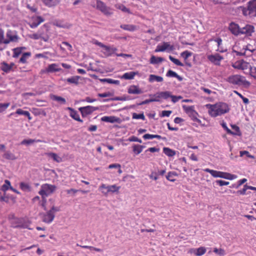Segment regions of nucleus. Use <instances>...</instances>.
I'll list each match as a JSON object with an SVG mask.
<instances>
[{
    "label": "nucleus",
    "instance_id": "f257e3e1",
    "mask_svg": "<svg viewBox=\"0 0 256 256\" xmlns=\"http://www.w3.org/2000/svg\"><path fill=\"white\" fill-rule=\"evenodd\" d=\"M205 107L208 110V114L213 118L224 114L230 110L228 106L223 102H218L215 104H208L205 105Z\"/></svg>",
    "mask_w": 256,
    "mask_h": 256
},
{
    "label": "nucleus",
    "instance_id": "f03ea898",
    "mask_svg": "<svg viewBox=\"0 0 256 256\" xmlns=\"http://www.w3.org/2000/svg\"><path fill=\"white\" fill-rule=\"evenodd\" d=\"M240 9L242 10L244 16L248 18L256 16V0H251L247 4L246 7L240 6Z\"/></svg>",
    "mask_w": 256,
    "mask_h": 256
},
{
    "label": "nucleus",
    "instance_id": "7ed1b4c3",
    "mask_svg": "<svg viewBox=\"0 0 256 256\" xmlns=\"http://www.w3.org/2000/svg\"><path fill=\"white\" fill-rule=\"evenodd\" d=\"M226 82L230 84L237 86H249L250 85V83L246 80L244 76L239 74L229 76L226 79Z\"/></svg>",
    "mask_w": 256,
    "mask_h": 256
},
{
    "label": "nucleus",
    "instance_id": "20e7f679",
    "mask_svg": "<svg viewBox=\"0 0 256 256\" xmlns=\"http://www.w3.org/2000/svg\"><path fill=\"white\" fill-rule=\"evenodd\" d=\"M56 190V186L54 185L49 184H44L42 186L41 190L39 192V194L42 196L43 200L42 202V206L45 209L46 200H44L45 197L52 194Z\"/></svg>",
    "mask_w": 256,
    "mask_h": 256
},
{
    "label": "nucleus",
    "instance_id": "39448f33",
    "mask_svg": "<svg viewBox=\"0 0 256 256\" xmlns=\"http://www.w3.org/2000/svg\"><path fill=\"white\" fill-rule=\"evenodd\" d=\"M182 108L185 112L190 118L192 120L200 124L202 123L201 120L198 118V114L194 110V106H187L183 105Z\"/></svg>",
    "mask_w": 256,
    "mask_h": 256
},
{
    "label": "nucleus",
    "instance_id": "423d86ee",
    "mask_svg": "<svg viewBox=\"0 0 256 256\" xmlns=\"http://www.w3.org/2000/svg\"><path fill=\"white\" fill-rule=\"evenodd\" d=\"M58 210V207L53 206L50 210L42 214V221L48 224L51 223L54 218L55 212Z\"/></svg>",
    "mask_w": 256,
    "mask_h": 256
},
{
    "label": "nucleus",
    "instance_id": "0eeeda50",
    "mask_svg": "<svg viewBox=\"0 0 256 256\" xmlns=\"http://www.w3.org/2000/svg\"><path fill=\"white\" fill-rule=\"evenodd\" d=\"M96 6L97 9L100 10L104 14L110 15L112 14L110 8L107 7L104 2L100 0H96Z\"/></svg>",
    "mask_w": 256,
    "mask_h": 256
},
{
    "label": "nucleus",
    "instance_id": "6e6552de",
    "mask_svg": "<svg viewBox=\"0 0 256 256\" xmlns=\"http://www.w3.org/2000/svg\"><path fill=\"white\" fill-rule=\"evenodd\" d=\"M232 66L236 69L246 70L250 68V65L248 62H247L244 60H239L234 63L232 64Z\"/></svg>",
    "mask_w": 256,
    "mask_h": 256
},
{
    "label": "nucleus",
    "instance_id": "1a4fd4ad",
    "mask_svg": "<svg viewBox=\"0 0 256 256\" xmlns=\"http://www.w3.org/2000/svg\"><path fill=\"white\" fill-rule=\"evenodd\" d=\"M98 109V108L91 106L80 107L78 108L82 116H86L88 114H90Z\"/></svg>",
    "mask_w": 256,
    "mask_h": 256
},
{
    "label": "nucleus",
    "instance_id": "9d476101",
    "mask_svg": "<svg viewBox=\"0 0 256 256\" xmlns=\"http://www.w3.org/2000/svg\"><path fill=\"white\" fill-rule=\"evenodd\" d=\"M208 59L212 63L216 66H220L223 57L219 54H210L208 56Z\"/></svg>",
    "mask_w": 256,
    "mask_h": 256
},
{
    "label": "nucleus",
    "instance_id": "9b49d317",
    "mask_svg": "<svg viewBox=\"0 0 256 256\" xmlns=\"http://www.w3.org/2000/svg\"><path fill=\"white\" fill-rule=\"evenodd\" d=\"M61 68L58 64L54 63L49 64L47 68H46L43 72L46 73H52L54 72H58L61 70Z\"/></svg>",
    "mask_w": 256,
    "mask_h": 256
},
{
    "label": "nucleus",
    "instance_id": "f8f14e48",
    "mask_svg": "<svg viewBox=\"0 0 256 256\" xmlns=\"http://www.w3.org/2000/svg\"><path fill=\"white\" fill-rule=\"evenodd\" d=\"M11 226L13 228H28L27 224L24 223L23 219L16 218L10 222Z\"/></svg>",
    "mask_w": 256,
    "mask_h": 256
},
{
    "label": "nucleus",
    "instance_id": "ddd939ff",
    "mask_svg": "<svg viewBox=\"0 0 256 256\" xmlns=\"http://www.w3.org/2000/svg\"><path fill=\"white\" fill-rule=\"evenodd\" d=\"M117 48L114 46H104L102 52L106 56H110L112 54H116L115 52Z\"/></svg>",
    "mask_w": 256,
    "mask_h": 256
},
{
    "label": "nucleus",
    "instance_id": "4468645a",
    "mask_svg": "<svg viewBox=\"0 0 256 256\" xmlns=\"http://www.w3.org/2000/svg\"><path fill=\"white\" fill-rule=\"evenodd\" d=\"M254 32V28L251 25H246L244 27L240 28V34H246L247 36H251Z\"/></svg>",
    "mask_w": 256,
    "mask_h": 256
},
{
    "label": "nucleus",
    "instance_id": "2eb2a0df",
    "mask_svg": "<svg viewBox=\"0 0 256 256\" xmlns=\"http://www.w3.org/2000/svg\"><path fill=\"white\" fill-rule=\"evenodd\" d=\"M128 92L130 94H141L143 92L142 90L138 86L132 85L128 89Z\"/></svg>",
    "mask_w": 256,
    "mask_h": 256
},
{
    "label": "nucleus",
    "instance_id": "dca6fc26",
    "mask_svg": "<svg viewBox=\"0 0 256 256\" xmlns=\"http://www.w3.org/2000/svg\"><path fill=\"white\" fill-rule=\"evenodd\" d=\"M230 32L234 35L238 36L240 34V28L238 24L232 22L229 26Z\"/></svg>",
    "mask_w": 256,
    "mask_h": 256
},
{
    "label": "nucleus",
    "instance_id": "f3484780",
    "mask_svg": "<svg viewBox=\"0 0 256 256\" xmlns=\"http://www.w3.org/2000/svg\"><path fill=\"white\" fill-rule=\"evenodd\" d=\"M101 120L106 122L114 123L118 122L120 118L114 116H104L101 118Z\"/></svg>",
    "mask_w": 256,
    "mask_h": 256
},
{
    "label": "nucleus",
    "instance_id": "a211bd4d",
    "mask_svg": "<svg viewBox=\"0 0 256 256\" xmlns=\"http://www.w3.org/2000/svg\"><path fill=\"white\" fill-rule=\"evenodd\" d=\"M44 20V19L41 16L33 14V28L37 27Z\"/></svg>",
    "mask_w": 256,
    "mask_h": 256
},
{
    "label": "nucleus",
    "instance_id": "6ab92c4d",
    "mask_svg": "<svg viewBox=\"0 0 256 256\" xmlns=\"http://www.w3.org/2000/svg\"><path fill=\"white\" fill-rule=\"evenodd\" d=\"M66 110L70 111V116L74 118V120L80 122H82V120L80 118V116L78 112L75 110L74 109L70 107H68Z\"/></svg>",
    "mask_w": 256,
    "mask_h": 256
},
{
    "label": "nucleus",
    "instance_id": "aec40b11",
    "mask_svg": "<svg viewBox=\"0 0 256 256\" xmlns=\"http://www.w3.org/2000/svg\"><path fill=\"white\" fill-rule=\"evenodd\" d=\"M120 188V187L119 186H117L116 184L108 185L106 190V196L109 193H118L119 192Z\"/></svg>",
    "mask_w": 256,
    "mask_h": 256
},
{
    "label": "nucleus",
    "instance_id": "412c9836",
    "mask_svg": "<svg viewBox=\"0 0 256 256\" xmlns=\"http://www.w3.org/2000/svg\"><path fill=\"white\" fill-rule=\"evenodd\" d=\"M142 138L144 140H152V138H156L158 140H166V138L162 137L158 135V134H144Z\"/></svg>",
    "mask_w": 256,
    "mask_h": 256
},
{
    "label": "nucleus",
    "instance_id": "4be33fe9",
    "mask_svg": "<svg viewBox=\"0 0 256 256\" xmlns=\"http://www.w3.org/2000/svg\"><path fill=\"white\" fill-rule=\"evenodd\" d=\"M138 72H130L124 73L122 76V78L125 80H132L134 76L138 74Z\"/></svg>",
    "mask_w": 256,
    "mask_h": 256
},
{
    "label": "nucleus",
    "instance_id": "5701e85b",
    "mask_svg": "<svg viewBox=\"0 0 256 256\" xmlns=\"http://www.w3.org/2000/svg\"><path fill=\"white\" fill-rule=\"evenodd\" d=\"M210 40L214 41L217 46V49L216 50L220 52H224V49L222 47V40L220 38H217L214 40Z\"/></svg>",
    "mask_w": 256,
    "mask_h": 256
},
{
    "label": "nucleus",
    "instance_id": "b1692460",
    "mask_svg": "<svg viewBox=\"0 0 256 256\" xmlns=\"http://www.w3.org/2000/svg\"><path fill=\"white\" fill-rule=\"evenodd\" d=\"M148 80L150 82H162L163 81V78L155 74H150Z\"/></svg>",
    "mask_w": 256,
    "mask_h": 256
},
{
    "label": "nucleus",
    "instance_id": "393cba45",
    "mask_svg": "<svg viewBox=\"0 0 256 256\" xmlns=\"http://www.w3.org/2000/svg\"><path fill=\"white\" fill-rule=\"evenodd\" d=\"M50 98L54 101L59 102L61 104H64L66 103V99L60 96L52 94L50 96Z\"/></svg>",
    "mask_w": 256,
    "mask_h": 256
},
{
    "label": "nucleus",
    "instance_id": "a878e982",
    "mask_svg": "<svg viewBox=\"0 0 256 256\" xmlns=\"http://www.w3.org/2000/svg\"><path fill=\"white\" fill-rule=\"evenodd\" d=\"M20 188L21 190L26 192H28L31 191V186H30L24 182H21L20 184Z\"/></svg>",
    "mask_w": 256,
    "mask_h": 256
},
{
    "label": "nucleus",
    "instance_id": "bb28decb",
    "mask_svg": "<svg viewBox=\"0 0 256 256\" xmlns=\"http://www.w3.org/2000/svg\"><path fill=\"white\" fill-rule=\"evenodd\" d=\"M206 172H209L214 178H220L221 172L210 170L208 168L204 170Z\"/></svg>",
    "mask_w": 256,
    "mask_h": 256
},
{
    "label": "nucleus",
    "instance_id": "cd10ccee",
    "mask_svg": "<svg viewBox=\"0 0 256 256\" xmlns=\"http://www.w3.org/2000/svg\"><path fill=\"white\" fill-rule=\"evenodd\" d=\"M230 126L234 130V132L232 131V134H230L238 136L242 135L240 128L236 124H230Z\"/></svg>",
    "mask_w": 256,
    "mask_h": 256
},
{
    "label": "nucleus",
    "instance_id": "c85d7f7f",
    "mask_svg": "<svg viewBox=\"0 0 256 256\" xmlns=\"http://www.w3.org/2000/svg\"><path fill=\"white\" fill-rule=\"evenodd\" d=\"M166 76L168 77L176 78L179 81H182V78L180 76L172 70H168L166 74Z\"/></svg>",
    "mask_w": 256,
    "mask_h": 256
},
{
    "label": "nucleus",
    "instance_id": "c756f323",
    "mask_svg": "<svg viewBox=\"0 0 256 256\" xmlns=\"http://www.w3.org/2000/svg\"><path fill=\"white\" fill-rule=\"evenodd\" d=\"M44 3L48 7L56 6L59 2L58 0H42Z\"/></svg>",
    "mask_w": 256,
    "mask_h": 256
},
{
    "label": "nucleus",
    "instance_id": "7c9ffc66",
    "mask_svg": "<svg viewBox=\"0 0 256 256\" xmlns=\"http://www.w3.org/2000/svg\"><path fill=\"white\" fill-rule=\"evenodd\" d=\"M144 148V146L139 144H134L132 146L133 152L136 154H140Z\"/></svg>",
    "mask_w": 256,
    "mask_h": 256
},
{
    "label": "nucleus",
    "instance_id": "2f4dec72",
    "mask_svg": "<svg viewBox=\"0 0 256 256\" xmlns=\"http://www.w3.org/2000/svg\"><path fill=\"white\" fill-rule=\"evenodd\" d=\"M47 155L49 158H52L54 160L58 162H61L62 160V158L56 154L49 152L47 154Z\"/></svg>",
    "mask_w": 256,
    "mask_h": 256
},
{
    "label": "nucleus",
    "instance_id": "473e14b6",
    "mask_svg": "<svg viewBox=\"0 0 256 256\" xmlns=\"http://www.w3.org/2000/svg\"><path fill=\"white\" fill-rule=\"evenodd\" d=\"M1 64L2 66L1 70L4 72L8 73L12 71L10 66H9V64L6 62H2Z\"/></svg>",
    "mask_w": 256,
    "mask_h": 256
},
{
    "label": "nucleus",
    "instance_id": "72a5a7b5",
    "mask_svg": "<svg viewBox=\"0 0 256 256\" xmlns=\"http://www.w3.org/2000/svg\"><path fill=\"white\" fill-rule=\"evenodd\" d=\"M164 153L168 156H173L176 154V152L168 148H163Z\"/></svg>",
    "mask_w": 256,
    "mask_h": 256
},
{
    "label": "nucleus",
    "instance_id": "f704fd0d",
    "mask_svg": "<svg viewBox=\"0 0 256 256\" xmlns=\"http://www.w3.org/2000/svg\"><path fill=\"white\" fill-rule=\"evenodd\" d=\"M80 78L79 76H73L70 78H68L66 80L70 84H78V80Z\"/></svg>",
    "mask_w": 256,
    "mask_h": 256
},
{
    "label": "nucleus",
    "instance_id": "c9c22d12",
    "mask_svg": "<svg viewBox=\"0 0 256 256\" xmlns=\"http://www.w3.org/2000/svg\"><path fill=\"white\" fill-rule=\"evenodd\" d=\"M178 176V174L174 172H170L166 176V179L170 182H174L176 180L175 177Z\"/></svg>",
    "mask_w": 256,
    "mask_h": 256
},
{
    "label": "nucleus",
    "instance_id": "e433bc0d",
    "mask_svg": "<svg viewBox=\"0 0 256 256\" xmlns=\"http://www.w3.org/2000/svg\"><path fill=\"white\" fill-rule=\"evenodd\" d=\"M164 60V58L161 57H156L154 56H152L150 59V63L152 64H157Z\"/></svg>",
    "mask_w": 256,
    "mask_h": 256
},
{
    "label": "nucleus",
    "instance_id": "4c0bfd02",
    "mask_svg": "<svg viewBox=\"0 0 256 256\" xmlns=\"http://www.w3.org/2000/svg\"><path fill=\"white\" fill-rule=\"evenodd\" d=\"M120 27L126 30L134 31L136 30V26L132 24H122Z\"/></svg>",
    "mask_w": 256,
    "mask_h": 256
},
{
    "label": "nucleus",
    "instance_id": "58836bf2",
    "mask_svg": "<svg viewBox=\"0 0 256 256\" xmlns=\"http://www.w3.org/2000/svg\"><path fill=\"white\" fill-rule=\"evenodd\" d=\"M249 46H244L242 48V50H241V52H236V55L237 56H245L246 54V51L249 50L251 52H252V50H251L250 48H249Z\"/></svg>",
    "mask_w": 256,
    "mask_h": 256
},
{
    "label": "nucleus",
    "instance_id": "ea45409f",
    "mask_svg": "<svg viewBox=\"0 0 256 256\" xmlns=\"http://www.w3.org/2000/svg\"><path fill=\"white\" fill-rule=\"evenodd\" d=\"M16 114H18L24 115L26 116H28L29 120L31 119L30 114L28 111H25L20 108H19L16 110Z\"/></svg>",
    "mask_w": 256,
    "mask_h": 256
},
{
    "label": "nucleus",
    "instance_id": "a19ab883",
    "mask_svg": "<svg viewBox=\"0 0 256 256\" xmlns=\"http://www.w3.org/2000/svg\"><path fill=\"white\" fill-rule=\"evenodd\" d=\"M166 46H165V42H164L162 44H158L154 50L155 52H162L164 51H166Z\"/></svg>",
    "mask_w": 256,
    "mask_h": 256
},
{
    "label": "nucleus",
    "instance_id": "79ce46f5",
    "mask_svg": "<svg viewBox=\"0 0 256 256\" xmlns=\"http://www.w3.org/2000/svg\"><path fill=\"white\" fill-rule=\"evenodd\" d=\"M206 248L201 246L196 248V256H201L206 252Z\"/></svg>",
    "mask_w": 256,
    "mask_h": 256
},
{
    "label": "nucleus",
    "instance_id": "37998d69",
    "mask_svg": "<svg viewBox=\"0 0 256 256\" xmlns=\"http://www.w3.org/2000/svg\"><path fill=\"white\" fill-rule=\"evenodd\" d=\"M116 8L121 10L122 11L126 12H130V10L128 8H127L124 5L118 4L115 5Z\"/></svg>",
    "mask_w": 256,
    "mask_h": 256
},
{
    "label": "nucleus",
    "instance_id": "c03bdc74",
    "mask_svg": "<svg viewBox=\"0 0 256 256\" xmlns=\"http://www.w3.org/2000/svg\"><path fill=\"white\" fill-rule=\"evenodd\" d=\"M169 58L172 62H174L176 66H184V64L182 62H181L178 60L174 58L171 56H169Z\"/></svg>",
    "mask_w": 256,
    "mask_h": 256
},
{
    "label": "nucleus",
    "instance_id": "a18cd8bd",
    "mask_svg": "<svg viewBox=\"0 0 256 256\" xmlns=\"http://www.w3.org/2000/svg\"><path fill=\"white\" fill-rule=\"evenodd\" d=\"M82 248H88L89 249L90 251L92 252L94 250L97 252H102V249L96 248L92 246H81Z\"/></svg>",
    "mask_w": 256,
    "mask_h": 256
},
{
    "label": "nucleus",
    "instance_id": "49530a36",
    "mask_svg": "<svg viewBox=\"0 0 256 256\" xmlns=\"http://www.w3.org/2000/svg\"><path fill=\"white\" fill-rule=\"evenodd\" d=\"M192 55V52L188 50H185L180 54V56L185 60H186L190 56Z\"/></svg>",
    "mask_w": 256,
    "mask_h": 256
},
{
    "label": "nucleus",
    "instance_id": "de8ad7c7",
    "mask_svg": "<svg viewBox=\"0 0 256 256\" xmlns=\"http://www.w3.org/2000/svg\"><path fill=\"white\" fill-rule=\"evenodd\" d=\"M98 190L104 196H106L107 185L102 184L98 188Z\"/></svg>",
    "mask_w": 256,
    "mask_h": 256
},
{
    "label": "nucleus",
    "instance_id": "09e8293b",
    "mask_svg": "<svg viewBox=\"0 0 256 256\" xmlns=\"http://www.w3.org/2000/svg\"><path fill=\"white\" fill-rule=\"evenodd\" d=\"M132 118L133 119H136V120H138V119H141L142 120H145V116L144 114H136V113H134L132 114Z\"/></svg>",
    "mask_w": 256,
    "mask_h": 256
},
{
    "label": "nucleus",
    "instance_id": "8fccbe9b",
    "mask_svg": "<svg viewBox=\"0 0 256 256\" xmlns=\"http://www.w3.org/2000/svg\"><path fill=\"white\" fill-rule=\"evenodd\" d=\"M161 96L162 97V98L164 100H167L168 98H170L171 96V92L168 91H165V92H161Z\"/></svg>",
    "mask_w": 256,
    "mask_h": 256
},
{
    "label": "nucleus",
    "instance_id": "3c124183",
    "mask_svg": "<svg viewBox=\"0 0 256 256\" xmlns=\"http://www.w3.org/2000/svg\"><path fill=\"white\" fill-rule=\"evenodd\" d=\"M22 48H14L13 49L14 51V58H18L19 55L22 53Z\"/></svg>",
    "mask_w": 256,
    "mask_h": 256
},
{
    "label": "nucleus",
    "instance_id": "603ef678",
    "mask_svg": "<svg viewBox=\"0 0 256 256\" xmlns=\"http://www.w3.org/2000/svg\"><path fill=\"white\" fill-rule=\"evenodd\" d=\"M161 92H157L154 96V98H151L150 101L159 102L160 100V99L162 98V97L161 96Z\"/></svg>",
    "mask_w": 256,
    "mask_h": 256
},
{
    "label": "nucleus",
    "instance_id": "864d4df0",
    "mask_svg": "<svg viewBox=\"0 0 256 256\" xmlns=\"http://www.w3.org/2000/svg\"><path fill=\"white\" fill-rule=\"evenodd\" d=\"M172 113V110H162L160 114V116L161 117H169Z\"/></svg>",
    "mask_w": 256,
    "mask_h": 256
},
{
    "label": "nucleus",
    "instance_id": "5fc2aeb1",
    "mask_svg": "<svg viewBox=\"0 0 256 256\" xmlns=\"http://www.w3.org/2000/svg\"><path fill=\"white\" fill-rule=\"evenodd\" d=\"M10 103H0V112L4 111L9 106Z\"/></svg>",
    "mask_w": 256,
    "mask_h": 256
},
{
    "label": "nucleus",
    "instance_id": "6e6d98bb",
    "mask_svg": "<svg viewBox=\"0 0 256 256\" xmlns=\"http://www.w3.org/2000/svg\"><path fill=\"white\" fill-rule=\"evenodd\" d=\"M221 126L222 127V128L226 130L228 134H232V131L228 128L226 124L224 122H222L221 123Z\"/></svg>",
    "mask_w": 256,
    "mask_h": 256
},
{
    "label": "nucleus",
    "instance_id": "4d7b16f0",
    "mask_svg": "<svg viewBox=\"0 0 256 256\" xmlns=\"http://www.w3.org/2000/svg\"><path fill=\"white\" fill-rule=\"evenodd\" d=\"M166 49L167 52H171L174 49L172 45H170L169 42H165Z\"/></svg>",
    "mask_w": 256,
    "mask_h": 256
},
{
    "label": "nucleus",
    "instance_id": "13d9d810",
    "mask_svg": "<svg viewBox=\"0 0 256 256\" xmlns=\"http://www.w3.org/2000/svg\"><path fill=\"white\" fill-rule=\"evenodd\" d=\"M214 252L220 256H224L225 254V251L221 248L218 249L217 248H214Z\"/></svg>",
    "mask_w": 256,
    "mask_h": 256
},
{
    "label": "nucleus",
    "instance_id": "bf43d9fd",
    "mask_svg": "<svg viewBox=\"0 0 256 256\" xmlns=\"http://www.w3.org/2000/svg\"><path fill=\"white\" fill-rule=\"evenodd\" d=\"M170 98H171L172 101V102L176 103V102H178L179 100H181L182 98V96H173V95L171 94V96Z\"/></svg>",
    "mask_w": 256,
    "mask_h": 256
},
{
    "label": "nucleus",
    "instance_id": "052dcab7",
    "mask_svg": "<svg viewBox=\"0 0 256 256\" xmlns=\"http://www.w3.org/2000/svg\"><path fill=\"white\" fill-rule=\"evenodd\" d=\"M244 155H246L247 157L250 158H254V156L250 155L248 151L244 150V151L240 152V156H243Z\"/></svg>",
    "mask_w": 256,
    "mask_h": 256
},
{
    "label": "nucleus",
    "instance_id": "680f3d73",
    "mask_svg": "<svg viewBox=\"0 0 256 256\" xmlns=\"http://www.w3.org/2000/svg\"><path fill=\"white\" fill-rule=\"evenodd\" d=\"M250 75L256 80V67H250Z\"/></svg>",
    "mask_w": 256,
    "mask_h": 256
},
{
    "label": "nucleus",
    "instance_id": "e2e57ef3",
    "mask_svg": "<svg viewBox=\"0 0 256 256\" xmlns=\"http://www.w3.org/2000/svg\"><path fill=\"white\" fill-rule=\"evenodd\" d=\"M6 36L9 38L10 42H16L18 40V37L16 35L11 36L10 34L8 33L6 34Z\"/></svg>",
    "mask_w": 256,
    "mask_h": 256
},
{
    "label": "nucleus",
    "instance_id": "0e129e2a",
    "mask_svg": "<svg viewBox=\"0 0 256 256\" xmlns=\"http://www.w3.org/2000/svg\"><path fill=\"white\" fill-rule=\"evenodd\" d=\"M128 140L130 142H138L139 143L142 142V141L140 139L138 138H137L135 136H132L128 138Z\"/></svg>",
    "mask_w": 256,
    "mask_h": 256
},
{
    "label": "nucleus",
    "instance_id": "69168bd1",
    "mask_svg": "<svg viewBox=\"0 0 256 256\" xmlns=\"http://www.w3.org/2000/svg\"><path fill=\"white\" fill-rule=\"evenodd\" d=\"M54 24L60 28H66L69 27L68 24H62L61 22H54Z\"/></svg>",
    "mask_w": 256,
    "mask_h": 256
},
{
    "label": "nucleus",
    "instance_id": "338daca9",
    "mask_svg": "<svg viewBox=\"0 0 256 256\" xmlns=\"http://www.w3.org/2000/svg\"><path fill=\"white\" fill-rule=\"evenodd\" d=\"M216 184H218L220 186H227L229 184L228 182L224 181L222 180H217L216 181Z\"/></svg>",
    "mask_w": 256,
    "mask_h": 256
},
{
    "label": "nucleus",
    "instance_id": "774afa93",
    "mask_svg": "<svg viewBox=\"0 0 256 256\" xmlns=\"http://www.w3.org/2000/svg\"><path fill=\"white\" fill-rule=\"evenodd\" d=\"M20 144L22 145L29 146L32 144V139L24 140L21 142Z\"/></svg>",
    "mask_w": 256,
    "mask_h": 256
}]
</instances>
